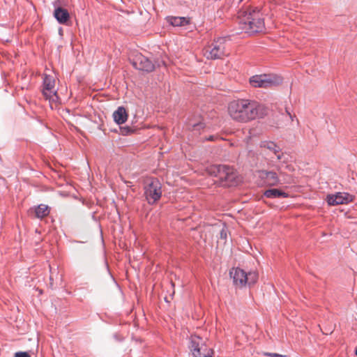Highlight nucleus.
I'll return each mask as SVG.
<instances>
[{"mask_svg":"<svg viewBox=\"0 0 357 357\" xmlns=\"http://www.w3.org/2000/svg\"><path fill=\"white\" fill-rule=\"evenodd\" d=\"M278 160H282L283 163H286L287 162V159L284 158V153L282 152H277V153H274Z\"/></svg>","mask_w":357,"mask_h":357,"instance_id":"obj_21","label":"nucleus"},{"mask_svg":"<svg viewBox=\"0 0 357 357\" xmlns=\"http://www.w3.org/2000/svg\"><path fill=\"white\" fill-rule=\"evenodd\" d=\"M120 130L123 135H128L133 132V130L129 126L120 127Z\"/></svg>","mask_w":357,"mask_h":357,"instance_id":"obj_20","label":"nucleus"},{"mask_svg":"<svg viewBox=\"0 0 357 357\" xmlns=\"http://www.w3.org/2000/svg\"><path fill=\"white\" fill-rule=\"evenodd\" d=\"M260 147L265 148V149L269 150L273 154L277 153V152L281 151L280 147L278 145H277L275 142H271V141L261 142Z\"/></svg>","mask_w":357,"mask_h":357,"instance_id":"obj_18","label":"nucleus"},{"mask_svg":"<svg viewBox=\"0 0 357 357\" xmlns=\"http://www.w3.org/2000/svg\"><path fill=\"white\" fill-rule=\"evenodd\" d=\"M54 86H55V79L53 77V76L50 75H45L43 77V94L47 97L48 92L49 94L52 93L54 96H56V91H54Z\"/></svg>","mask_w":357,"mask_h":357,"instance_id":"obj_13","label":"nucleus"},{"mask_svg":"<svg viewBox=\"0 0 357 357\" xmlns=\"http://www.w3.org/2000/svg\"><path fill=\"white\" fill-rule=\"evenodd\" d=\"M259 177L268 186H277L282 184L281 180L280 179L278 174L275 171H268L262 169L259 172Z\"/></svg>","mask_w":357,"mask_h":357,"instance_id":"obj_12","label":"nucleus"},{"mask_svg":"<svg viewBox=\"0 0 357 357\" xmlns=\"http://www.w3.org/2000/svg\"><path fill=\"white\" fill-rule=\"evenodd\" d=\"M62 33H63V29H62L61 27H60V28L59 29V33L60 35H62Z\"/></svg>","mask_w":357,"mask_h":357,"instance_id":"obj_30","label":"nucleus"},{"mask_svg":"<svg viewBox=\"0 0 357 357\" xmlns=\"http://www.w3.org/2000/svg\"><path fill=\"white\" fill-rule=\"evenodd\" d=\"M131 63L133 67L139 70L144 71L146 73H151L153 71L157 66H160L161 63L165 65V62L161 61H155L153 62L146 56L142 55V54H137L132 59Z\"/></svg>","mask_w":357,"mask_h":357,"instance_id":"obj_8","label":"nucleus"},{"mask_svg":"<svg viewBox=\"0 0 357 357\" xmlns=\"http://www.w3.org/2000/svg\"><path fill=\"white\" fill-rule=\"evenodd\" d=\"M166 20L173 26H184L190 23V18L185 17L167 16Z\"/></svg>","mask_w":357,"mask_h":357,"instance_id":"obj_16","label":"nucleus"},{"mask_svg":"<svg viewBox=\"0 0 357 357\" xmlns=\"http://www.w3.org/2000/svg\"><path fill=\"white\" fill-rule=\"evenodd\" d=\"M355 354L357 356V348L356 349Z\"/></svg>","mask_w":357,"mask_h":357,"instance_id":"obj_33","label":"nucleus"},{"mask_svg":"<svg viewBox=\"0 0 357 357\" xmlns=\"http://www.w3.org/2000/svg\"><path fill=\"white\" fill-rule=\"evenodd\" d=\"M14 357H31L28 352L18 351L15 354Z\"/></svg>","mask_w":357,"mask_h":357,"instance_id":"obj_23","label":"nucleus"},{"mask_svg":"<svg viewBox=\"0 0 357 357\" xmlns=\"http://www.w3.org/2000/svg\"><path fill=\"white\" fill-rule=\"evenodd\" d=\"M189 357L212 356L213 351L208 349L204 340L198 335H191L188 343Z\"/></svg>","mask_w":357,"mask_h":357,"instance_id":"obj_4","label":"nucleus"},{"mask_svg":"<svg viewBox=\"0 0 357 357\" xmlns=\"http://www.w3.org/2000/svg\"><path fill=\"white\" fill-rule=\"evenodd\" d=\"M53 16L60 24L68 25L70 22V16L68 10L59 6L56 2L53 3Z\"/></svg>","mask_w":357,"mask_h":357,"instance_id":"obj_10","label":"nucleus"},{"mask_svg":"<svg viewBox=\"0 0 357 357\" xmlns=\"http://www.w3.org/2000/svg\"><path fill=\"white\" fill-rule=\"evenodd\" d=\"M277 169L279 172L280 174H283V173L281 172V167L280 166H277Z\"/></svg>","mask_w":357,"mask_h":357,"instance_id":"obj_29","label":"nucleus"},{"mask_svg":"<svg viewBox=\"0 0 357 357\" xmlns=\"http://www.w3.org/2000/svg\"><path fill=\"white\" fill-rule=\"evenodd\" d=\"M162 185L158 179L152 178L144 187V195L147 202L155 204L162 197Z\"/></svg>","mask_w":357,"mask_h":357,"instance_id":"obj_7","label":"nucleus"},{"mask_svg":"<svg viewBox=\"0 0 357 357\" xmlns=\"http://www.w3.org/2000/svg\"><path fill=\"white\" fill-rule=\"evenodd\" d=\"M220 238L224 239L227 238V231L224 229L220 231Z\"/></svg>","mask_w":357,"mask_h":357,"instance_id":"obj_25","label":"nucleus"},{"mask_svg":"<svg viewBox=\"0 0 357 357\" xmlns=\"http://www.w3.org/2000/svg\"><path fill=\"white\" fill-rule=\"evenodd\" d=\"M114 122L118 125L124 123L128 119V113L125 107L121 106L112 114Z\"/></svg>","mask_w":357,"mask_h":357,"instance_id":"obj_14","label":"nucleus"},{"mask_svg":"<svg viewBox=\"0 0 357 357\" xmlns=\"http://www.w3.org/2000/svg\"><path fill=\"white\" fill-rule=\"evenodd\" d=\"M227 38L220 37L215 40L204 52V55L208 59H220L227 55L225 51V42Z\"/></svg>","mask_w":357,"mask_h":357,"instance_id":"obj_6","label":"nucleus"},{"mask_svg":"<svg viewBox=\"0 0 357 357\" xmlns=\"http://www.w3.org/2000/svg\"><path fill=\"white\" fill-rule=\"evenodd\" d=\"M264 196L270 199H276L287 198L289 197V193L278 188H269L264 191Z\"/></svg>","mask_w":357,"mask_h":357,"instance_id":"obj_15","label":"nucleus"},{"mask_svg":"<svg viewBox=\"0 0 357 357\" xmlns=\"http://www.w3.org/2000/svg\"><path fill=\"white\" fill-rule=\"evenodd\" d=\"M285 110H286L287 114L289 116V117L291 119V121H294V118H296V116L295 115H292L291 114V112H290V111H289L288 107H286Z\"/></svg>","mask_w":357,"mask_h":357,"instance_id":"obj_27","label":"nucleus"},{"mask_svg":"<svg viewBox=\"0 0 357 357\" xmlns=\"http://www.w3.org/2000/svg\"><path fill=\"white\" fill-rule=\"evenodd\" d=\"M354 196L345 192H338L326 196V202L329 206L347 204L354 201Z\"/></svg>","mask_w":357,"mask_h":357,"instance_id":"obj_9","label":"nucleus"},{"mask_svg":"<svg viewBox=\"0 0 357 357\" xmlns=\"http://www.w3.org/2000/svg\"><path fill=\"white\" fill-rule=\"evenodd\" d=\"M215 137L214 135H210L208 137L206 138V140L208 141H213L215 139Z\"/></svg>","mask_w":357,"mask_h":357,"instance_id":"obj_28","label":"nucleus"},{"mask_svg":"<svg viewBox=\"0 0 357 357\" xmlns=\"http://www.w3.org/2000/svg\"><path fill=\"white\" fill-rule=\"evenodd\" d=\"M211 176L217 179L215 183L219 186L230 188L238 185V176L235 169L227 165H213L207 169Z\"/></svg>","mask_w":357,"mask_h":357,"instance_id":"obj_3","label":"nucleus"},{"mask_svg":"<svg viewBox=\"0 0 357 357\" xmlns=\"http://www.w3.org/2000/svg\"><path fill=\"white\" fill-rule=\"evenodd\" d=\"M286 168H287V169H289V170H291V167H290V166H289V165H288L286 166Z\"/></svg>","mask_w":357,"mask_h":357,"instance_id":"obj_32","label":"nucleus"},{"mask_svg":"<svg viewBox=\"0 0 357 357\" xmlns=\"http://www.w3.org/2000/svg\"><path fill=\"white\" fill-rule=\"evenodd\" d=\"M265 356H271V357H282V355H280L276 353H265Z\"/></svg>","mask_w":357,"mask_h":357,"instance_id":"obj_24","label":"nucleus"},{"mask_svg":"<svg viewBox=\"0 0 357 357\" xmlns=\"http://www.w3.org/2000/svg\"><path fill=\"white\" fill-rule=\"evenodd\" d=\"M238 24L241 32L250 36L263 32L265 29L264 20L257 8H248L240 10L238 16Z\"/></svg>","mask_w":357,"mask_h":357,"instance_id":"obj_2","label":"nucleus"},{"mask_svg":"<svg viewBox=\"0 0 357 357\" xmlns=\"http://www.w3.org/2000/svg\"><path fill=\"white\" fill-rule=\"evenodd\" d=\"M113 337L118 342H121L123 340V337L119 335L117 333L114 334Z\"/></svg>","mask_w":357,"mask_h":357,"instance_id":"obj_26","label":"nucleus"},{"mask_svg":"<svg viewBox=\"0 0 357 357\" xmlns=\"http://www.w3.org/2000/svg\"><path fill=\"white\" fill-rule=\"evenodd\" d=\"M193 130H200L201 129H203L204 128V124L202 122H199L197 123H194L192 125Z\"/></svg>","mask_w":357,"mask_h":357,"instance_id":"obj_22","label":"nucleus"},{"mask_svg":"<svg viewBox=\"0 0 357 357\" xmlns=\"http://www.w3.org/2000/svg\"><path fill=\"white\" fill-rule=\"evenodd\" d=\"M73 242L77 243H84L83 241H74Z\"/></svg>","mask_w":357,"mask_h":357,"instance_id":"obj_31","label":"nucleus"},{"mask_svg":"<svg viewBox=\"0 0 357 357\" xmlns=\"http://www.w3.org/2000/svg\"><path fill=\"white\" fill-rule=\"evenodd\" d=\"M246 278H248L247 284L249 286L253 285L258 280V273L255 271H250L246 273Z\"/></svg>","mask_w":357,"mask_h":357,"instance_id":"obj_19","label":"nucleus"},{"mask_svg":"<svg viewBox=\"0 0 357 357\" xmlns=\"http://www.w3.org/2000/svg\"><path fill=\"white\" fill-rule=\"evenodd\" d=\"M50 213V208L45 204H39L35 208V215L37 218L42 219L47 216Z\"/></svg>","mask_w":357,"mask_h":357,"instance_id":"obj_17","label":"nucleus"},{"mask_svg":"<svg viewBox=\"0 0 357 357\" xmlns=\"http://www.w3.org/2000/svg\"><path fill=\"white\" fill-rule=\"evenodd\" d=\"M230 277L233 280L234 284L238 288H242L247 284L248 278L246 272L240 268H233L229 271Z\"/></svg>","mask_w":357,"mask_h":357,"instance_id":"obj_11","label":"nucleus"},{"mask_svg":"<svg viewBox=\"0 0 357 357\" xmlns=\"http://www.w3.org/2000/svg\"><path fill=\"white\" fill-rule=\"evenodd\" d=\"M282 83V78L275 74H260L252 76L250 84L253 87L268 88Z\"/></svg>","mask_w":357,"mask_h":357,"instance_id":"obj_5","label":"nucleus"},{"mask_svg":"<svg viewBox=\"0 0 357 357\" xmlns=\"http://www.w3.org/2000/svg\"><path fill=\"white\" fill-rule=\"evenodd\" d=\"M268 109L255 100L241 99L230 103L229 113L232 119L247 122L257 118H264L268 114Z\"/></svg>","mask_w":357,"mask_h":357,"instance_id":"obj_1","label":"nucleus"}]
</instances>
